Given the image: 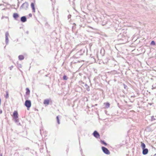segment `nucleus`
<instances>
[{"mask_svg":"<svg viewBox=\"0 0 156 156\" xmlns=\"http://www.w3.org/2000/svg\"><path fill=\"white\" fill-rule=\"evenodd\" d=\"M29 4L28 3L26 2L23 3L20 7L21 9H23L24 10H27Z\"/></svg>","mask_w":156,"mask_h":156,"instance_id":"nucleus-1","label":"nucleus"},{"mask_svg":"<svg viewBox=\"0 0 156 156\" xmlns=\"http://www.w3.org/2000/svg\"><path fill=\"white\" fill-rule=\"evenodd\" d=\"M25 105L28 108H30L31 106V102L30 100H26L25 103Z\"/></svg>","mask_w":156,"mask_h":156,"instance_id":"nucleus-2","label":"nucleus"},{"mask_svg":"<svg viewBox=\"0 0 156 156\" xmlns=\"http://www.w3.org/2000/svg\"><path fill=\"white\" fill-rule=\"evenodd\" d=\"M102 150L104 152V153L107 154H110V152L109 150L106 147H102Z\"/></svg>","mask_w":156,"mask_h":156,"instance_id":"nucleus-3","label":"nucleus"},{"mask_svg":"<svg viewBox=\"0 0 156 156\" xmlns=\"http://www.w3.org/2000/svg\"><path fill=\"white\" fill-rule=\"evenodd\" d=\"M9 35L8 32H6L5 33V43L6 44H7L9 43L8 37Z\"/></svg>","mask_w":156,"mask_h":156,"instance_id":"nucleus-4","label":"nucleus"},{"mask_svg":"<svg viewBox=\"0 0 156 156\" xmlns=\"http://www.w3.org/2000/svg\"><path fill=\"white\" fill-rule=\"evenodd\" d=\"M93 135L94 137L96 138L99 137L100 135L96 131H95L93 133Z\"/></svg>","mask_w":156,"mask_h":156,"instance_id":"nucleus-5","label":"nucleus"},{"mask_svg":"<svg viewBox=\"0 0 156 156\" xmlns=\"http://www.w3.org/2000/svg\"><path fill=\"white\" fill-rule=\"evenodd\" d=\"M18 114L17 111H15L13 112V116L15 119H17L18 118Z\"/></svg>","mask_w":156,"mask_h":156,"instance_id":"nucleus-6","label":"nucleus"},{"mask_svg":"<svg viewBox=\"0 0 156 156\" xmlns=\"http://www.w3.org/2000/svg\"><path fill=\"white\" fill-rule=\"evenodd\" d=\"M143 154L144 155L147 154L148 152V150L146 148L143 149Z\"/></svg>","mask_w":156,"mask_h":156,"instance_id":"nucleus-7","label":"nucleus"},{"mask_svg":"<svg viewBox=\"0 0 156 156\" xmlns=\"http://www.w3.org/2000/svg\"><path fill=\"white\" fill-rule=\"evenodd\" d=\"M21 21L23 22H25L27 21V18L25 16H23L21 17Z\"/></svg>","mask_w":156,"mask_h":156,"instance_id":"nucleus-8","label":"nucleus"},{"mask_svg":"<svg viewBox=\"0 0 156 156\" xmlns=\"http://www.w3.org/2000/svg\"><path fill=\"white\" fill-rule=\"evenodd\" d=\"M49 101L48 99H45L44 102V105H48L49 104Z\"/></svg>","mask_w":156,"mask_h":156,"instance_id":"nucleus-9","label":"nucleus"},{"mask_svg":"<svg viewBox=\"0 0 156 156\" xmlns=\"http://www.w3.org/2000/svg\"><path fill=\"white\" fill-rule=\"evenodd\" d=\"M31 7L32 8L33 10V11L34 12H35V9L34 7V4L33 3H31Z\"/></svg>","mask_w":156,"mask_h":156,"instance_id":"nucleus-10","label":"nucleus"},{"mask_svg":"<svg viewBox=\"0 0 156 156\" xmlns=\"http://www.w3.org/2000/svg\"><path fill=\"white\" fill-rule=\"evenodd\" d=\"M19 16L18 14L17 13H14L13 15V17L16 19Z\"/></svg>","mask_w":156,"mask_h":156,"instance_id":"nucleus-11","label":"nucleus"},{"mask_svg":"<svg viewBox=\"0 0 156 156\" xmlns=\"http://www.w3.org/2000/svg\"><path fill=\"white\" fill-rule=\"evenodd\" d=\"M85 88L88 91H89L90 90L89 87L88 86L87 84H84Z\"/></svg>","mask_w":156,"mask_h":156,"instance_id":"nucleus-12","label":"nucleus"},{"mask_svg":"<svg viewBox=\"0 0 156 156\" xmlns=\"http://www.w3.org/2000/svg\"><path fill=\"white\" fill-rule=\"evenodd\" d=\"M141 147L142 149L145 148L146 146L145 144L144 143H142V142H141Z\"/></svg>","mask_w":156,"mask_h":156,"instance_id":"nucleus-13","label":"nucleus"},{"mask_svg":"<svg viewBox=\"0 0 156 156\" xmlns=\"http://www.w3.org/2000/svg\"><path fill=\"white\" fill-rule=\"evenodd\" d=\"M19 58L20 60H22L24 59V56L22 55H20L19 56Z\"/></svg>","mask_w":156,"mask_h":156,"instance_id":"nucleus-14","label":"nucleus"},{"mask_svg":"<svg viewBox=\"0 0 156 156\" xmlns=\"http://www.w3.org/2000/svg\"><path fill=\"white\" fill-rule=\"evenodd\" d=\"M105 104V107L106 108H108L110 106V104L109 103H107Z\"/></svg>","mask_w":156,"mask_h":156,"instance_id":"nucleus-15","label":"nucleus"},{"mask_svg":"<svg viewBox=\"0 0 156 156\" xmlns=\"http://www.w3.org/2000/svg\"><path fill=\"white\" fill-rule=\"evenodd\" d=\"M6 96H5V98H8L9 97V93L8 91H6Z\"/></svg>","mask_w":156,"mask_h":156,"instance_id":"nucleus-16","label":"nucleus"},{"mask_svg":"<svg viewBox=\"0 0 156 156\" xmlns=\"http://www.w3.org/2000/svg\"><path fill=\"white\" fill-rule=\"evenodd\" d=\"M56 119H57V122H58V124H60V122H59V119H58V116H57Z\"/></svg>","mask_w":156,"mask_h":156,"instance_id":"nucleus-17","label":"nucleus"},{"mask_svg":"<svg viewBox=\"0 0 156 156\" xmlns=\"http://www.w3.org/2000/svg\"><path fill=\"white\" fill-rule=\"evenodd\" d=\"M63 79L65 80H66L67 79V78L66 76L64 75L63 76Z\"/></svg>","mask_w":156,"mask_h":156,"instance_id":"nucleus-18","label":"nucleus"},{"mask_svg":"<svg viewBox=\"0 0 156 156\" xmlns=\"http://www.w3.org/2000/svg\"><path fill=\"white\" fill-rule=\"evenodd\" d=\"M101 143L103 144H104L105 145H107V144L104 141H101Z\"/></svg>","mask_w":156,"mask_h":156,"instance_id":"nucleus-19","label":"nucleus"},{"mask_svg":"<svg viewBox=\"0 0 156 156\" xmlns=\"http://www.w3.org/2000/svg\"><path fill=\"white\" fill-rule=\"evenodd\" d=\"M151 44H153V45H155V43L154 42V41H152L151 42Z\"/></svg>","mask_w":156,"mask_h":156,"instance_id":"nucleus-20","label":"nucleus"},{"mask_svg":"<svg viewBox=\"0 0 156 156\" xmlns=\"http://www.w3.org/2000/svg\"><path fill=\"white\" fill-rule=\"evenodd\" d=\"M26 90H27V92H29V93H30V91L29 90V89L28 88H27Z\"/></svg>","mask_w":156,"mask_h":156,"instance_id":"nucleus-21","label":"nucleus"},{"mask_svg":"<svg viewBox=\"0 0 156 156\" xmlns=\"http://www.w3.org/2000/svg\"><path fill=\"white\" fill-rule=\"evenodd\" d=\"M12 68H13L12 66H11L9 68L10 70H11Z\"/></svg>","mask_w":156,"mask_h":156,"instance_id":"nucleus-22","label":"nucleus"},{"mask_svg":"<svg viewBox=\"0 0 156 156\" xmlns=\"http://www.w3.org/2000/svg\"><path fill=\"white\" fill-rule=\"evenodd\" d=\"M15 120L16 122H18V120L17 119H17H15Z\"/></svg>","mask_w":156,"mask_h":156,"instance_id":"nucleus-23","label":"nucleus"},{"mask_svg":"<svg viewBox=\"0 0 156 156\" xmlns=\"http://www.w3.org/2000/svg\"><path fill=\"white\" fill-rule=\"evenodd\" d=\"M2 113V110H1L0 111V114H1Z\"/></svg>","mask_w":156,"mask_h":156,"instance_id":"nucleus-24","label":"nucleus"},{"mask_svg":"<svg viewBox=\"0 0 156 156\" xmlns=\"http://www.w3.org/2000/svg\"><path fill=\"white\" fill-rule=\"evenodd\" d=\"M0 156H2V154H0Z\"/></svg>","mask_w":156,"mask_h":156,"instance_id":"nucleus-25","label":"nucleus"},{"mask_svg":"<svg viewBox=\"0 0 156 156\" xmlns=\"http://www.w3.org/2000/svg\"><path fill=\"white\" fill-rule=\"evenodd\" d=\"M29 15L30 16H32V15L31 14H29Z\"/></svg>","mask_w":156,"mask_h":156,"instance_id":"nucleus-26","label":"nucleus"},{"mask_svg":"<svg viewBox=\"0 0 156 156\" xmlns=\"http://www.w3.org/2000/svg\"><path fill=\"white\" fill-rule=\"evenodd\" d=\"M124 85V88H126V87H127V86H125V85Z\"/></svg>","mask_w":156,"mask_h":156,"instance_id":"nucleus-27","label":"nucleus"},{"mask_svg":"<svg viewBox=\"0 0 156 156\" xmlns=\"http://www.w3.org/2000/svg\"><path fill=\"white\" fill-rule=\"evenodd\" d=\"M154 88H154V87H153V86H152V89H154Z\"/></svg>","mask_w":156,"mask_h":156,"instance_id":"nucleus-28","label":"nucleus"},{"mask_svg":"<svg viewBox=\"0 0 156 156\" xmlns=\"http://www.w3.org/2000/svg\"><path fill=\"white\" fill-rule=\"evenodd\" d=\"M70 16H70V15H69V16L68 17H70Z\"/></svg>","mask_w":156,"mask_h":156,"instance_id":"nucleus-29","label":"nucleus"}]
</instances>
